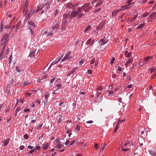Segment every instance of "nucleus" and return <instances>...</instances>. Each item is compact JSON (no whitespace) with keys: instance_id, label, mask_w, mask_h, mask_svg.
I'll use <instances>...</instances> for the list:
<instances>
[{"instance_id":"nucleus-41","label":"nucleus","mask_w":156,"mask_h":156,"mask_svg":"<svg viewBox=\"0 0 156 156\" xmlns=\"http://www.w3.org/2000/svg\"><path fill=\"white\" fill-rule=\"evenodd\" d=\"M41 143L38 144V145L36 146V147L35 148V150L36 149L37 150H39L41 148Z\"/></svg>"},{"instance_id":"nucleus-18","label":"nucleus","mask_w":156,"mask_h":156,"mask_svg":"<svg viewBox=\"0 0 156 156\" xmlns=\"http://www.w3.org/2000/svg\"><path fill=\"white\" fill-rule=\"evenodd\" d=\"M153 58V56H147L144 57L143 60L146 64L147 62L149 61L150 59H152Z\"/></svg>"},{"instance_id":"nucleus-54","label":"nucleus","mask_w":156,"mask_h":156,"mask_svg":"<svg viewBox=\"0 0 156 156\" xmlns=\"http://www.w3.org/2000/svg\"><path fill=\"white\" fill-rule=\"evenodd\" d=\"M66 28L65 27L63 26H62L61 28L60 29V30H61L62 32L66 30Z\"/></svg>"},{"instance_id":"nucleus-45","label":"nucleus","mask_w":156,"mask_h":156,"mask_svg":"<svg viewBox=\"0 0 156 156\" xmlns=\"http://www.w3.org/2000/svg\"><path fill=\"white\" fill-rule=\"evenodd\" d=\"M63 55H62V56L59 58L58 59H56V60L54 64H56L58 63L61 59L63 57Z\"/></svg>"},{"instance_id":"nucleus-40","label":"nucleus","mask_w":156,"mask_h":156,"mask_svg":"<svg viewBox=\"0 0 156 156\" xmlns=\"http://www.w3.org/2000/svg\"><path fill=\"white\" fill-rule=\"evenodd\" d=\"M125 121V119H124L122 120H119V121L118 122L116 125L119 126V124H120L121 123H122L123 122H124Z\"/></svg>"},{"instance_id":"nucleus-58","label":"nucleus","mask_w":156,"mask_h":156,"mask_svg":"<svg viewBox=\"0 0 156 156\" xmlns=\"http://www.w3.org/2000/svg\"><path fill=\"white\" fill-rule=\"evenodd\" d=\"M94 147L97 150L99 147L97 143L94 144Z\"/></svg>"},{"instance_id":"nucleus-8","label":"nucleus","mask_w":156,"mask_h":156,"mask_svg":"<svg viewBox=\"0 0 156 156\" xmlns=\"http://www.w3.org/2000/svg\"><path fill=\"white\" fill-rule=\"evenodd\" d=\"M73 58V56L71 55V51H68L67 53L65 54V56L62 59L61 62H63L66 60L69 59Z\"/></svg>"},{"instance_id":"nucleus-51","label":"nucleus","mask_w":156,"mask_h":156,"mask_svg":"<svg viewBox=\"0 0 156 156\" xmlns=\"http://www.w3.org/2000/svg\"><path fill=\"white\" fill-rule=\"evenodd\" d=\"M115 60V58L114 57H113L112 58V59L111 60L110 63L112 65L113 64L114 61Z\"/></svg>"},{"instance_id":"nucleus-52","label":"nucleus","mask_w":156,"mask_h":156,"mask_svg":"<svg viewBox=\"0 0 156 156\" xmlns=\"http://www.w3.org/2000/svg\"><path fill=\"white\" fill-rule=\"evenodd\" d=\"M3 26L2 25V23H1V24L0 25V32L2 31V30H3Z\"/></svg>"},{"instance_id":"nucleus-5","label":"nucleus","mask_w":156,"mask_h":156,"mask_svg":"<svg viewBox=\"0 0 156 156\" xmlns=\"http://www.w3.org/2000/svg\"><path fill=\"white\" fill-rule=\"evenodd\" d=\"M60 24V23L58 21H55L51 26L50 30H51L52 31H57L59 28Z\"/></svg>"},{"instance_id":"nucleus-37","label":"nucleus","mask_w":156,"mask_h":156,"mask_svg":"<svg viewBox=\"0 0 156 156\" xmlns=\"http://www.w3.org/2000/svg\"><path fill=\"white\" fill-rule=\"evenodd\" d=\"M91 28V25H89L84 30V32H86L87 31L89 30Z\"/></svg>"},{"instance_id":"nucleus-25","label":"nucleus","mask_w":156,"mask_h":156,"mask_svg":"<svg viewBox=\"0 0 156 156\" xmlns=\"http://www.w3.org/2000/svg\"><path fill=\"white\" fill-rule=\"evenodd\" d=\"M132 3H127V4L125 5L124 7H122L121 8H124V9H127L129 8L131 6H132Z\"/></svg>"},{"instance_id":"nucleus-42","label":"nucleus","mask_w":156,"mask_h":156,"mask_svg":"<svg viewBox=\"0 0 156 156\" xmlns=\"http://www.w3.org/2000/svg\"><path fill=\"white\" fill-rule=\"evenodd\" d=\"M116 68V69L119 72H122V69L119 66H117Z\"/></svg>"},{"instance_id":"nucleus-13","label":"nucleus","mask_w":156,"mask_h":156,"mask_svg":"<svg viewBox=\"0 0 156 156\" xmlns=\"http://www.w3.org/2000/svg\"><path fill=\"white\" fill-rule=\"evenodd\" d=\"M108 41V40L107 39H105V38L103 39H101L99 41V44L101 45H104L106 44Z\"/></svg>"},{"instance_id":"nucleus-21","label":"nucleus","mask_w":156,"mask_h":156,"mask_svg":"<svg viewBox=\"0 0 156 156\" xmlns=\"http://www.w3.org/2000/svg\"><path fill=\"white\" fill-rule=\"evenodd\" d=\"M133 61V58H129L125 64V66L126 67H128L130 63L132 62Z\"/></svg>"},{"instance_id":"nucleus-7","label":"nucleus","mask_w":156,"mask_h":156,"mask_svg":"<svg viewBox=\"0 0 156 156\" xmlns=\"http://www.w3.org/2000/svg\"><path fill=\"white\" fill-rule=\"evenodd\" d=\"M28 24L29 25V28H28V29L30 30L29 32L31 34V36L33 37L34 36V31L33 30V29H34L35 27L34 24L32 22H28Z\"/></svg>"},{"instance_id":"nucleus-22","label":"nucleus","mask_w":156,"mask_h":156,"mask_svg":"<svg viewBox=\"0 0 156 156\" xmlns=\"http://www.w3.org/2000/svg\"><path fill=\"white\" fill-rule=\"evenodd\" d=\"M132 54V52L131 51L128 52L127 50L125 51L124 55L127 58H129Z\"/></svg>"},{"instance_id":"nucleus-39","label":"nucleus","mask_w":156,"mask_h":156,"mask_svg":"<svg viewBox=\"0 0 156 156\" xmlns=\"http://www.w3.org/2000/svg\"><path fill=\"white\" fill-rule=\"evenodd\" d=\"M146 64V62H145L144 60L141 59L139 65L140 66H142L144 64Z\"/></svg>"},{"instance_id":"nucleus-1","label":"nucleus","mask_w":156,"mask_h":156,"mask_svg":"<svg viewBox=\"0 0 156 156\" xmlns=\"http://www.w3.org/2000/svg\"><path fill=\"white\" fill-rule=\"evenodd\" d=\"M90 5V4L89 3H86L84 4L82 7H80L77 11H73L70 15H67V14H64L63 15V17L65 19H67L69 16L72 19L76 16H77V19H80L84 15V13L88 12L91 9L92 6Z\"/></svg>"},{"instance_id":"nucleus-56","label":"nucleus","mask_w":156,"mask_h":156,"mask_svg":"<svg viewBox=\"0 0 156 156\" xmlns=\"http://www.w3.org/2000/svg\"><path fill=\"white\" fill-rule=\"evenodd\" d=\"M149 13V12H147L143 14L142 15V17H146L147 16Z\"/></svg>"},{"instance_id":"nucleus-12","label":"nucleus","mask_w":156,"mask_h":156,"mask_svg":"<svg viewBox=\"0 0 156 156\" xmlns=\"http://www.w3.org/2000/svg\"><path fill=\"white\" fill-rule=\"evenodd\" d=\"M48 156H55L57 153V151L55 149H51L49 151Z\"/></svg>"},{"instance_id":"nucleus-55","label":"nucleus","mask_w":156,"mask_h":156,"mask_svg":"<svg viewBox=\"0 0 156 156\" xmlns=\"http://www.w3.org/2000/svg\"><path fill=\"white\" fill-rule=\"evenodd\" d=\"M35 103H36L37 104L40 105L41 103V101H40L39 99H37L35 101Z\"/></svg>"},{"instance_id":"nucleus-28","label":"nucleus","mask_w":156,"mask_h":156,"mask_svg":"<svg viewBox=\"0 0 156 156\" xmlns=\"http://www.w3.org/2000/svg\"><path fill=\"white\" fill-rule=\"evenodd\" d=\"M9 48L7 47V48H6V49L5 50V49L4 50V52H3V53H5V54L4 55V57H7V56L8 55V53L9 51Z\"/></svg>"},{"instance_id":"nucleus-53","label":"nucleus","mask_w":156,"mask_h":156,"mask_svg":"<svg viewBox=\"0 0 156 156\" xmlns=\"http://www.w3.org/2000/svg\"><path fill=\"white\" fill-rule=\"evenodd\" d=\"M156 15V12H153L152 14L150 15V16L152 17V19L154 18L155 17V15Z\"/></svg>"},{"instance_id":"nucleus-29","label":"nucleus","mask_w":156,"mask_h":156,"mask_svg":"<svg viewBox=\"0 0 156 156\" xmlns=\"http://www.w3.org/2000/svg\"><path fill=\"white\" fill-rule=\"evenodd\" d=\"M64 144V143L62 144V143L58 144L56 146V148H58L59 149L62 148Z\"/></svg>"},{"instance_id":"nucleus-31","label":"nucleus","mask_w":156,"mask_h":156,"mask_svg":"<svg viewBox=\"0 0 156 156\" xmlns=\"http://www.w3.org/2000/svg\"><path fill=\"white\" fill-rule=\"evenodd\" d=\"M31 82V80H28L23 83V85L24 86H26L30 83Z\"/></svg>"},{"instance_id":"nucleus-38","label":"nucleus","mask_w":156,"mask_h":156,"mask_svg":"<svg viewBox=\"0 0 156 156\" xmlns=\"http://www.w3.org/2000/svg\"><path fill=\"white\" fill-rule=\"evenodd\" d=\"M4 49H2V51L0 54V61L3 58V52H4Z\"/></svg>"},{"instance_id":"nucleus-24","label":"nucleus","mask_w":156,"mask_h":156,"mask_svg":"<svg viewBox=\"0 0 156 156\" xmlns=\"http://www.w3.org/2000/svg\"><path fill=\"white\" fill-rule=\"evenodd\" d=\"M35 52V50H32L30 52L29 56L31 58H34V54Z\"/></svg>"},{"instance_id":"nucleus-50","label":"nucleus","mask_w":156,"mask_h":156,"mask_svg":"<svg viewBox=\"0 0 156 156\" xmlns=\"http://www.w3.org/2000/svg\"><path fill=\"white\" fill-rule=\"evenodd\" d=\"M51 32H48V34H47V37H50L52 35H53V32L52 31V30H50Z\"/></svg>"},{"instance_id":"nucleus-2","label":"nucleus","mask_w":156,"mask_h":156,"mask_svg":"<svg viewBox=\"0 0 156 156\" xmlns=\"http://www.w3.org/2000/svg\"><path fill=\"white\" fill-rule=\"evenodd\" d=\"M11 32H10L9 33L5 34L2 37L0 42V45L1 46L4 45L3 49H5V46L7 45V43L8 41L9 38V37L10 36V34Z\"/></svg>"},{"instance_id":"nucleus-46","label":"nucleus","mask_w":156,"mask_h":156,"mask_svg":"<svg viewBox=\"0 0 156 156\" xmlns=\"http://www.w3.org/2000/svg\"><path fill=\"white\" fill-rule=\"evenodd\" d=\"M95 62V60L94 59H91L90 62V66H93L94 65V64Z\"/></svg>"},{"instance_id":"nucleus-27","label":"nucleus","mask_w":156,"mask_h":156,"mask_svg":"<svg viewBox=\"0 0 156 156\" xmlns=\"http://www.w3.org/2000/svg\"><path fill=\"white\" fill-rule=\"evenodd\" d=\"M103 2V0H97V3H96L95 7H97L102 4Z\"/></svg>"},{"instance_id":"nucleus-49","label":"nucleus","mask_w":156,"mask_h":156,"mask_svg":"<svg viewBox=\"0 0 156 156\" xmlns=\"http://www.w3.org/2000/svg\"><path fill=\"white\" fill-rule=\"evenodd\" d=\"M137 16V14H136V16H133V17L131 18H130V20L131 21H133V20H135L136 19V18Z\"/></svg>"},{"instance_id":"nucleus-20","label":"nucleus","mask_w":156,"mask_h":156,"mask_svg":"<svg viewBox=\"0 0 156 156\" xmlns=\"http://www.w3.org/2000/svg\"><path fill=\"white\" fill-rule=\"evenodd\" d=\"M81 129H82V126L80 124L78 123L77 124L76 128L75 129V131L76 132H79L80 130Z\"/></svg>"},{"instance_id":"nucleus-60","label":"nucleus","mask_w":156,"mask_h":156,"mask_svg":"<svg viewBox=\"0 0 156 156\" xmlns=\"http://www.w3.org/2000/svg\"><path fill=\"white\" fill-rule=\"evenodd\" d=\"M91 41V39L90 38L87 41L86 43L87 44H90Z\"/></svg>"},{"instance_id":"nucleus-4","label":"nucleus","mask_w":156,"mask_h":156,"mask_svg":"<svg viewBox=\"0 0 156 156\" xmlns=\"http://www.w3.org/2000/svg\"><path fill=\"white\" fill-rule=\"evenodd\" d=\"M133 147L132 142H129L125 144H122L121 147V151L123 152L130 150Z\"/></svg>"},{"instance_id":"nucleus-16","label":"nucleus","mask_w":156,"mask_h":156,"mask_svg":"<svg viewBox=\"0 0 156 156\" xmlns=\"http://www.w3.org/2000/svg\"><path fill=\"white\" fill-rule=\"evenodd\" d=\"M152 73H155V75H156V67L155 66H153L150 68L148 70V73L151 74Z\"/></svg>"},{"instance_id":"nucleus-34","label":"nucleus","mask_w":156,"mask_h":156,"mask_svg":"<svg viewBox=\"0 0 156 156\" xmlns=\"http://www.w3.org/2000/svg\"><path fill=\"white\" fill-rule=\"evenodd\" d=\"M45 69H44L43 70V72L44 74H45V76L44 77H41L40 78L41 81L43 80L44 79L48 77L47 75L46 74V73H45Z\"/></svg>"},{"instance_id":"nucleus-47","label":"nucleus","mask_w":156,"mask_h":156,"mask_svg":"<svg viewBox=\"0 0 156 156\" xmlns=\"http://www.w3.org/2000/svg\"><path fill=\"white\" fill-rule=\"evenodd\" d=\"M23 111L26 113H27L30 111V108H25L24 109Z\"/></svg>"},{"instance_id":"nucleus-64","label":"nucleus","mask_w":156,"mask_h":156,"mask_svg":"<svg viewBox=\"0 0 156 156\" xmlns=\"http://www.w3.org/2000/svg\"><path fill=\"white\" fill-rule=\"evenodd\" d=\"M106 146V144H104L103 145V146L101 147V150H102V151H103L104 150V149H105Z\"/></svg>"},{"instance_id":"nucleus-43","label":"nucleus","mask_w":156,"mask_h":156,"mask_svg":"<svg viewBox=\"0 0 156 156\" xmlns=\"http://www.w3.org/2000/svg\"><path fill=\"white\" fill-rule=\"evenodd\" d=\"M12 54H11L9 56L8 60L9 61V63L10 64L11 63V62L12 61Z\"/></svg>"},{"instance_id":"nucleus-61","label":"nucleus","mask_w":156,"mask_h":156,"mask_svg":"<svg viewBox=\"0 0 156 156\" xmlns=\"http://www.w3.org/2000/svg\"><path fill=\"white\" fill-rule=\"evenodd\" d=\"M85 92L83 90H81L80 91V94L82 95H85Z\"/></svg>"},{"instance_id":"nucleus-63","label":"nucleus","mask_w":156,"mask_h":156,"mask_svg":"<svg viewBox=\"0 0 156 156\" xmlns=\"http://www.w3.org/2000/svg\"><path fill=\"white\" fill-rule=\"evenodd\" d=\"M28 134H25L24 136H23V137L25 139H27L28 138Z\"/></svg>"},{"instance_id":"nucleus-14","label":"nucleus","mask_w":156,"mask_h":156,"mask_svg":"<svg viewBox=\"0 0 156 156\" xmlns=\"http://www.w3.org/2000/svg\"><path fill=\"white\" fill-rule=\"evenodd\" d=\"M23 70V67L22 65L19 64L16 67V70L18 73H20Z\"/></svg>"},{"instance_id":"nucleus-44","label":"nucleus","mask_w":156,"mask_h":156,"mask_svg":"<svg viewBox=\"0 0 156 156\" xmlns=\"http://www.w3.org/2000/svg\"><path fill=\"white\" fill-rule=\"evenodd\" d=\"M59 10L58 9H56L54 12V16L55 17L57 15L58 12H59Z\"/></svg>"},{"instance_id":"nucleus-35","label":"nucleus","mask_w":156,"mask_h":156,"mask_svg":"<svg viewBox=\"0 0 156 156\" xmlns=\"http://www.w3.org/2000/svg\"><path fill=\"white\" fill-rule=\"evenodd\" d=\"M62 85L61 84H57L55 86V88L56 89L55 90H58L61 87Z\"/></svg>"},{"instance_id":"nucleus-15","label":"nucleus","mask_w":156,"mask_h":156,"mask_svg":"<svg viewBox=\"0 0 156 156\" xmlns=\"http://www.w3.org/2000/svg\"><path fill=\"white\" fill-rule=\"evenodd\" d=\"M29 1V0H26L25 1L23 8V11L29 9L28 7Z\"/></svg>"},{"instance_id":"nucleus-36","label":"nucleus","mask_w":156,"mask_h":156,"mask_svg":"<svg viewBox=\"0 0 156 156\" xmlns=\"http://www.w3.org/2000/svg\"><path fill=\"white\" fill-rule=\"evenodd\" d=\"M55 79H56V77L55 76H53L52 77V78L50 80V83L49 84V86H51V84L54 81V80H55Z\"/></svg>"},{"instance_id":"nucleus-48","label":"nucleus","mask_w":156,"mask_h":156,"mask_svg":"<svg viewBox=\"0 0 156 156\" xmlns=\"http://www.w3.org/2000/svg\"><path fill=\"white\" fill-rule=\"evenodd\" d=\"M77 141V139H75L71 141L69 144V145L70 146L71 145H72L75 142H76Z\"/></svg>"},{"instance_id":"nucleus-11","label":"nucleus","mask_w":156,"mask_h":156,"mask_svg":"<svg viewBox=\"0 0 156 156\" xmlns=\"http://www.w3.org/2000/svg\"><path fill=\"white\" fill-rule=\"evenodd\" d=\"M49 96L50 94L48 92L44 94V97L45 99V101L44 102V105H47Z\"/></svg>"},{"instance_id":"nucleus-19","label":"nucleus","mask_w":156,"mask_h":156,"mask_svg":"<svg viewBox=\"0 0 156 156\" xmlns=\"http://www.w3.org/2000/svg\"><path fill=\"white\" fill-rule=\"evenodd\" d=\"M66 6L67 9H73L75 8L74 4H72L71 3H68L66 5Z\"/></svg>"},{"instance_id":"nucleus-3","label":"nucleus","mask_w":156,"mask_h":156,"mask_svg":"<svg viewBox=\"0 0 156 156\" xmlns=\"http://www.w3.org/2000/svg\"><path fill=\"white\" fill-rule=\"evenodd\" d=\"M50 8V5L47 2L46 3H44V5H43V6H42L41 7L38 6L37 9L36 10V11L35 13H39L41 11V14H42L44 13L45 10H46V12L47 11H48L49 10Z\"/></svg>"},{"instance_id":"nucleus-57","label":"nucleus","mask_w":156,"mask_h":156,"mask_svg":"<svg viewBox=\"0 0 156 156\" xmlns=\"http://www.w3.org/2000/svg\"><path fill=\"white\" fill-rule=\"evenodd\" d=\"M12 17H11V19H12L13 20V21H14V20L15 19V18L16 17V15H15L14 14H12Z\"/></svg>"},{"instance_id":"nucleus-62","label":"nucleus","mask_w":156,"mask_h":156,"mask_svg":"<svg viewBox=\"0 0 156 156\" xmlns=\"http://www.w3.org/2000/svg\"><path fill=\"white\" fill-rule=\"evenodd\" d=\"M92 72H93L91 69H89L88 70L87 73H88L89 74H90L92 73Z\"/></svg>"},{"instance_id":"nucleus-26","label":"nucleus","mask_w":156,"mask_h":156,"mask_svg":"<svg viewBox=\"0 0 156 156\" xmlns=\"http://www.w3.org/2000/svg\"><path fill=\"white\" fill-rule=\"evenodd\" d=\"M21 22L20 21H18L16 24V27L15 31L17 32V30H19L20 27V26Z\"/></svg>"},{"instance_id":"nucleus-23","label":"nucleus","mask_w":156,"mask_h":156,"mask_svg":"<svg viewBox=\"0 0 156 156\" xmlns=\"http://www.w3.org/2000/svg\"><path fill=\"white\" fill-rule=\"evenodd\" d=\"M122 9H118L117 10H115L113 11L112 13V15L113 16H116V15L117 14V13L119 12L122 10Z\"/></svg>"},{"instance_id":"nucleus-33","label":"nucleus","mask_w":156,"mask_h":156,"mask_svg":"<svg viewBox=\"0 0 156 156\" xmlns=\"http://www.w3.org/2000/svg\"><path fill=\"white\" fill-rule=\"evenodd\" d=\"M10 141V139L8 138L5 140L4 141L3 143L5 146H6L8 145Z\"/></svg>"},{"instance_id":"nucleus-10","label":"nucleus","mask_w":156,"mask_h":156,"mask_svg":"<svg viewBox=\"0 0 156 156\" xmlns=\"http://www.w3.org/2000/svg\"><path fill=\"white\" fill-rule=\"evenodd\" d=\"M7 19L5 21L7 23H9V24L13 22V19H11V17H12L11 14L9 13H8L7 14Z\"/></svg>"},{"instance_id":"nucleus-59","label":"nucleus","mask_w":156,"mask_h":156,"mask_svg":"<svg viewBox=\"0 0 156 156\" xmlns=\"http://www.w3.org/2000/svg\"><path fill=\"white\" fill-rule=\"evenodd\" d=\"M27 96L28 97H31L32 93H27L26 94Z\"/></svg>"},{"instance_id":"nucleus-17","label":"nucleus","mask_w":156,"mask_h":156,"mask_svg":"<svg viewBox=\"0 0 156 156\" xmlns=\"http://www.w3.org/2000/svg\"><path fill=\"white\" fill-rule=\"evenodd\" d=\"M50 144L49 142H47L44 144L43 146L42 149L43 151H45L48 149L49 147Z\"/></svg>"},{"instance_id":"nucleus-30","label":"nucleus","mask_w":156,"mask_h":156,"mask_svg":"<svg viewBox=\"0 0 156 156\" xmlns=\"http://www.w3.org/2000/svg\"><path fill=\"white\" fill-rule=\"evenodd\" d=\"M145 25L144 22H143L142 23H140L139 25V26L137 27V29L139 30H141L144 26Z\"/></svg>"},{"instance_id":"nucleus-32","label":"nucleus","mask_w":156,"mask_h":156,"mask_svg":"<svg viewBox=\"0 0 156 156\" xmlns=\"http://www.w3.org/2000/svg\"><path fill=\"white\" fill-rule=\"evenodd\" d=\"M148 151L149 154L152 156H156V154L155 153V152L154 151L151 150H149Z\"/></svg>"},{"instance_id":"nucleus-6","label":"nucleus","mask_w":156,"mask_h":156,"mask_svg":"<svg viewBox=\"0 0 156 156\" xmlns=\"http://www.w3.org/2000/svg\"><path fill=\"white\" fill-rule=\"evenodd\" d=\"M36 9L35 10L34 9V10L32 11V9L30 8V9H27L23 11V13L26 15H27L29 16H32L33 14L36 13H35Z\"/></svg>"},{"instance_id":"nucleus-9","label":"nucleus","mask_w":156,"mask_h":156,"mask_svg":"<svg viewBox=\"0 0 156 156\" xmlns=\"http://www.w3.org/2000/svg\"><path fill=\"white\" fill-rule=\"evenodd\" d=\"M78 68V67H74L73 69L72 70L70 71L68 74L67 76H70L72 77L73 76L75 73H76L77 72V70Z\"/></svg>"}]
</instances>
